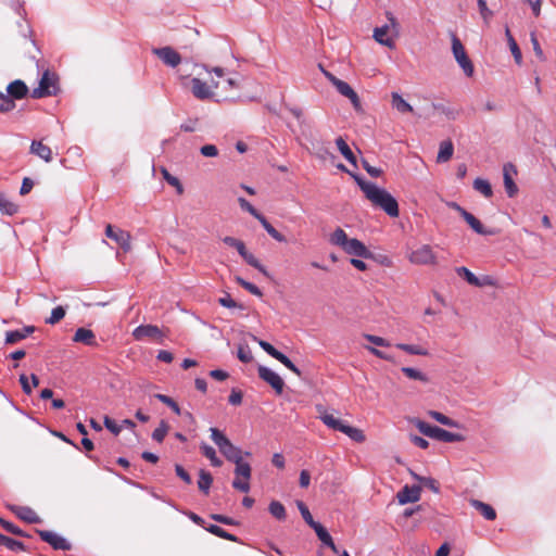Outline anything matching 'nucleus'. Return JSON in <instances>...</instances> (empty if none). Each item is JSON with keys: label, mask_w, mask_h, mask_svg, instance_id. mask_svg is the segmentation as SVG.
I'll return each mask as SVG.
<instances>
[{"label": "nucleus", "mask_w": 556, "mask_h": 556, "mask_svg": "<svg viewBox=\"0 0 556 556\" xmlns=\"http://www.w3.org/2000/svg\"><path fill=\"white\" fill-rule=\"evenodd\" d=\"M355 181L365 193L366 198L377 207L383 210L390 217L399 216V204L396 199L386 189L378 187L376 184L365 181L358 176H353Z\"/></svg>", "instance_id": "1"}, {"label": "nucleus", "mask_w": 556, "mask_h": 556, "mask_svg": "<svg viewBox=\"0 0 556 556\" xmlns=\"http://www.w3.org/2000/svg\"><path fill=\"white\" fill-rule=\"evenodd\" d=\"M330 243L342 248L348 254L362 258H371L372 253L358 239H349L342 228H337L330 236Z\"/></svg>", "instance_id": "2"}, {"label": "nucleus", "mask_w": 556, "mask_h": 556, "mask_svg": "<svg viewBox=\"0 0 556 556\" xmlns=\"http://www.w3.org/2000/svg\"><path fill=\"white\" fill-rule=\"evenodd\" d=\"M319 419L329 429L342 432L355 442L361 443L365 440V435L362 430L350 426L349 424H346L342 419L334 417L330 413H327V412L320 413Z\"/></svg>", "instance_id": "3"}, {"label": "nucleus", "mask_w": 556, "mask_h": 556, "mask_svg": "<svg viewBox=\"0 0 556 556\" xmlns=\"http://www.w3.org/2000/svg\"><path fill=\"white\" fill-rule=\"evenodd\" d=\"M388 24L374 29V39L380 45L393 49L395 47L394 38L399 36V23L391 12L386 13Z\"/></svg>", "instance_id": "4"}, {"label": "nucleus", "mask_w": 556, "mask_h": 556, "mask_svg": "<svg viewBox=\"0 0 556 556\" xmlns=\"http://www.w3.org/2000/svg\"><path fill=\"white\" fill-rule=\"evenodd\" d=\"M211 439L218 447L219 452L229 462L238 460L242 457V451L240 447L231 443V441L217 428H211Z\"/></svg>", "instance_id": "5"}, {"label": "nucleus", "mask_w": 556, "mask_h": 556, "mask_svg": "<svg viewBox=\"0 0 556 556\" xmlns=\"http://www.w3.org/2000/svg\"><path fill=\"white\" fill-rule=\"evenodd\" d=\"M59 91V77L55 73L46 70L39 80V86L31 91V98L41 99L56 96Z\"/></svg>", "instance_id": "6"}, {"label": "nucleus", "mask_w": 556, "mask_h": 556, "mask_svg": "<svg viewBox=\"0 0 556 556\" xmlns=\"http://www.w3.org/2000/svg\"><path fill=\"white\" fill-rule=\"evenodd\" d=\"M232 463L236 465V478L232 481V488L240 492L248 493L250 491V479L252 475L251 466L249 463L243 462L242 457Z\"/></svg>", "instance_id": "7"}, {"label": "nucleus", "mask_w": 556, "mask_h": 556, "mask_svg": "<svg viewBox=\"0 0 556 556\" xmlns=\"http://www.w3.org/2000/svg\"><path fill=\"white\" fill-rule=\"evenodd\" d=\"M452 52L456 62L464 71L465 75L471 77L475 72L473 64L468 58L462 41L454 34L452 35Z\"/></svg>", "instance_id": "8"}, {"label": "nucleus", "mask_w": 556, "mask_h": 556, "mask_svg": "<svg viewBox=\"0 0 556 556\" xmlns=\"http://www.w3.org/2000/svg\"><path fill=\"white\" fill-rule=\"evenodd\" d=\"M408 260L416 265H434L437 264V256L429 244H424L414 250Z\"/></svg>", "instance_id": "9"}, {"label": "nucleus", "mask_w": 556, "mask_h": 556, "mask_svg": "<svg viewBox=\"0 0 556 556\" xmlns=\"http://www.w3.org/2000/svg\"><path fill=\"white\" fill-rule=\"evenodd\" d=\"M39 538L48 543L53 549L56 551H70L72 548L71 543L64 539L63 536L56 534L55 532L48 530H36Z\"/></svg>", "instance_id": "10"}, {"label": "nucleus", "mask_w": 556, "mask_h": 556, "mask_svg": "<svg viewBox=\"0 0 556 556\" xmlns=\"http://www.w3.org/2000/svg\"><path fill=\"white\" fill-rule=\"evenodd\" d=\"M132 337L137 341L152 339L157 342H162L164 334L162 330L155 325H140L134 329Z\"/></svg>", "instance_id": "11"}, {"label": "nucleus", "mask_w": 556, "mask_h": 556, "mask_svg": "<svg viewBox=\"0 0 556 556\" xmlns=\"http://www.w3.org/2000/svg\"><path fill=\"white\" fill-rule=\"evenodd\" d=\"M257 372H258V377L262 380H264L265 382H267L276 391L277 394L282 393L285 382H283L282 378L277 372H275L270 368H268L266 366H262V365L258 366Z\"/></svg>", "instance_id": "12"}, {"label": "nucleus", "mask_w": 556, "mask_h": 556, "mask_svg": "<svg viewBox=\"0 0 556 556\" xmlns=\"http://www.w3.org/2000/svg\"><path fill=\"white\" fill-rule=\"evenodd\" d=\"M105 236L115 241L125 252L130 251L131 244L129 232L115 228L109 224L105 227Z\"/></svg>", "instance_id": "13"}, {"label": "nucleus", "mask_w": 556, "mask_h": 556, "mask_svg": "<svg viewBox=\"0 0 556 556\" xmlns=\"http://www.w3.org/2000/svg\"><path fill=\"white\" fill-rule=\"evenodd\" d=\"M153 53L170 67H176L181 62L180 54L172 47L156 48Z\"/></svg>", "instance_id": "14"}, {"label": "nucleus", "mask_w": 556, "mask_h": 556, "mask_svg": "<svg viewBox=\"0 0 556 556\" xmlns=\"http://www.w3.org/2000/svg\"><path fill=\"white\" fill-rule=\"evenodd\" d=\"M9 509L20 519L28 523H40L41 518L28 506L9 505Z\"/></svg>", "instance_id": "15"}, {"label": "nucleus", "mask_w": 556, "mask_h": 556, "mask_svg": "<svg viewBox=\"0 0 556 556\" xmlns=\"http://www.w3.org/2000/svg\"><path fill=\"white\" fill-rule=\"evenodd\" d=\"M28 91L26 84L21 79H16L8 85L7 93L4 94L15 102V100L24 99L28 94Z\"/></svg>", "instance_id": "16"}, {"label": "nucleus", "mask_w": 556, "mask_h": 556, "mask_svg": "<svg viewBox=\"0 0 556 556\" xmlns=\"http://www.w3.org/2000/svg\"><path fill=\"white\" fill-rule=\"evenodd\" d=\"M397 501L401 505L407 504V503H415L419 501L420 498V488L413 485L408 486L405 485L399 493H397Z\"/></svg>", "instance_id": "17"}, {"label": "nucleus", "mask_w": 556, "mask_h": 556, "mask_svg": "<svg viewBox=\"0 0 556 556\" xmlns=\"http://www.w3.org/2000/svg\"><path fill=\"white\" fill-rule=\"evenodd\" d=\"M338 92H340L342 96L346 97L351 100L353 106L355 109H358L361 106L359 98L357 93L353 90V88L346 83L341 79L336 80L333 85Z\"/></svg>", "instance_id": "18"}, {"label": "nucleus", "mask_w": 556, "mask_h": 556, "mask_svg": "<svg viewBox=\"0 0 556 556\" xmlns=\"http://www.w3.org/2000/svg\"><path fill=\"white\" fill-rule=\"evenodd\" d=\"M73 341L77 343H83L87 346H97L98 342L96 339V334L92 330L87 328H78L73 337Z\"/></svg>", "instance_id": "19"}, {"label": "nucleus", "mask_w": 556, "mask_h": 556, "mask_svg": "<svg viewBox=\"0 0 556 556\" xmlns=\"http://www.w3.org/2000/svg\"><path fill=\"white\" fill-rule=\"evenodd\" d=\"M516 174V169L513 164H505L503 168V175H504V186L506 193L509 198L515 197V194L518 192V188L516 184L514 182V179L511 177L510 173Z\"/></svg>", "instance_id": "20"}, {"label": "nucleus", "mask_w": 556, "mask_h": 556, "mask_svg": "<svg viewBox=\"0 0 556 556\" xmlns=\"http://www.w3.org/2000/svg\"><path fill=\"white\" fill-rule=\"evenodd\" d=\"M34 326H25L23 329L20 330H10L5 333V344H14L17 343L24 339H26L29 334H31L35 331Z\"/></svg>", "instance_id": "21"}, {"label": "nucleus", "mask_w": 556, "mask_h": 556, "mask_svg": "<svg viewBox=\"0 0 556 556\" xmlns=\"http://www.w3.org/2000/svg\"><path fill=\"white\" fill-rule=\"evenodd\" d=\"M192 84V93L197 99L206 100L213 96L210 86L202 81L200 78H193L191 80Z\"/></svg>", "instance_id": "22"}, {"label": "nucleus", "mask_w": 556, "mask_h": 556, "mask_svg": "<svg viewBox=\"0 0 556 556\" xmlns=\"http://www.w3.org/2000/svg\"><path fill=\"white\" fill-rule=\"evenodd\" d=\"M431 439H435L440 442L453 443V442L463 441L464 437L460 433L450 432L447 430H444V429L435 426V429L433 431Z\"/></svg>", "instance_id": "23"}, {"label": "nucleus", "mask_w": 556, "mask_h": 556, "mask_svg": "<svg viewBox=\"0 0 556 556\" xmlns=\"http://www.w3.org/2000/svg\"><path fill=\"white\" fill-rule=\"evenodd\" d=\"M30 153L42 159L45 162H50L52 160V150L41 141L33 140L30 144Z\"/></svg>", "instance_id": "24"}, {"label": "nucleus", "mask_w": 556, "mask_h": 556, "mask_svg": "<svg viewBox=\"0 0 556 556\" xmlns=\"http://www.w3.org/2000/svg\"><path fill=\"white\" fill-rule=\"evenodd\" d=\"M311 528L314 529V531L316 532V535L323 542V544L330 547L334 553L339 552L331 535L329 534V532L326 530L325 527H323L319 522H317V523L313 525Z\"/></svg>", "instance_id": "25"}, {"label": "nucleus", "mask_w": 556, "mask_h": 556, "mask_svg": "<svg viewBox=\"0 0 556 556\" xmlns=\"http://www.w3.org/2000/svg\"><path fill=\"white\" fill-rule=\"evenodd\" d=\"M470 504L475 507L486 520H494L496 518L495 509L479 500H471Z\"/></svg>", "instance_id": "26"}, {"label": "nucleus", "mask_w": 556, "mask_h": 556, "mask_svg": "<svg viewBox=\"0 0 556 556\" xmlns=\"http://www.w3.org/2000/svg\"><path fill=\"white\" fill-rule=\"evenodd\" d=\"M462 217L466 220L470 228L478 235H491V231L486 230L481 224V222L468 211L464 212Z\"/></svg>", "instance_id": "27"}, {"label": "nucleus", "mask_w": 556, "mask_h": 556, "mask_svg": "<svg viewBox=\"0 0 556 556\" xmlns=\"http://www.w3.org/2000/svg\"><path fill=\"white\" fill-rule=\"evenodd\" d=\"M454 146L451 140H445L440 143L439 153L437 156V161L439 163H445L453 156Z\"/></svg>", "instance_id": "28"}, {"label": "nucleus", "mask_w": 556, "mask_h": 556, "mask_svg": "<svg viewBox=\"0 0 556 556\" xmlns=\"http://www.w3.org/2000/svg\"><path fill=\"white\" fill-rule=\"evenodd\" d=\"M336 144L340 153L344 156V159L352 165L356 166V156L354 155L353 151L345 142V140L342 137H338L336 139Z\"/></svg>", "instance_id": "29"}, {"label": "nucleus", "mask_w": 556, "mask_h": 556, "mask_svg": "<svg viewBox=\"0 0 556 556\" xmlns=\"http://www.w3.org/2000/svg\"><path fill=\"white\" fill-rule=\"evenodd\" d=\"M212 483H213L212 475L208 471L201 469L199 472V481H198L199 490L203 494L207 495Z\"/></svg>", "instance_id": "30"}, {"label": "nucleus", "mask_w": 556, "mask_h": 556, "mask_svg": "<svg viewBox=\"0 0 556 556\" xmlns=\"http://www.w3.org/2000/svg\"><path fill=\"white\" fill-rule=\"evenodd\" d=\"M263 228L267 231V233L278 242H286L287 239L283 235L277 231L271 224L267 220V218L262 214L257 219Z\"/></svg>", "instance_id": "31"}, {"label": "nucleus", "mask_w": 556, "mask_h": 556, "mask_svg": "<svg viewBox=\"0 0 556 556\" xmlns=\"http://www.w3.org/2000/svg\"><path fill=\"white\" fill-rule=\"evenodd\" d=\"M200 450L202 454L210 459L212 466L214 467H220L223 465V462L219 457H217L216 451L214 447L206 443H202L200 445Z\"/></svg>", "instance_id": "32"}, {"label": "nucleus", "mask_w": 556, "mask_h": 556, "mask_svg": "<svg viewBox=\"0 0 556 556\" xmlns=\"http://www.w3.org/2000/svg\"><path fill=\"white\" fill-rule=\"evenodd\" d=\"M0 545L5 546L8 549L12 552L25 551V544L23 542L14 540L2 533H0Z\"/></svg>", "instance_id": "33"}, {"label": "nucleus", "mask_w": 556, "mask_h": 556, "mask_svg": "<svg viewBox=\"0 0 556 556\" xmlns=\"http://www.w3.org/2000/svg\"><path fill=\"white\" fill-rule=\"evenodd\" d=\"M392 106L400 113L413 112V106L397 92H392Z\"/></svg>", "instance_id": "34"}, {"label": "nucleus", "mask_w": 556, "mask_h": 556, "mask_svg": "<svg viewBox=\"0 0 556 556\" xmlns=\"http://www.w3.org/2000/svg\"><path fill=\"white\" fill-rule=\"evenodd\" d=\"M204 528L206 531H208L210 533H212L218 538H222V539H225V540H228L231 542H239V539L236 535L227 532L226 530H224L222 527H219L217 525H210Z\"/></svg>", "instance_id": "35"}, {"label": "nucleus", "mask_w": 556, "mask_h": 556, "mask_svg": "<svg viewBox=\"0 0 556 556\" xmlns=\"http://www.w3.org/2000/svg\"><path fill=\"white\" fill-rule=\"evenodd\" d=\"M0 211L5 215L12 216L17 213L18 206L10 201L5 194L0 193Z\"/></svg>", "instance_id": "36"}, {"label": "nucleus", "mask_w": 556, "mask_h": 556, "mask_svg": "<svg viewBox=\"0 0 556 556\" xmlns=\"http://www.w3.org/2000/svg\"><path fill=\"white\" fill-rule=\"evenodd\" d=\"M428 415L432 419H434L435 421L440 422L441 425H444V426H447V427H451V428H458L459 427V424L456 420L445 416L444 414H442L440 412L429 410Z\"/></svg>", "instance_id": "37"}, {"label": "nucleus", "mask_w": 556, "mask_h": 556, "mask_svg": "<svg viewBox=\"0 0 556 556\" xmlns=\"http://www.w3.org/2000/svg\"><path fill=\"white\" fill-rule=\"evenodd\" d=\"M241 256L250 266L254 267L255 269H257L258 271H261L265 276L268 275L265 266L252 253H250L247 249L241 254Z\"/></svg>", "instance_id": "38"}, {"label": "nucleus", "mask_w": 556, "mask_h": 556, "mask_svg": "<svg viewBox=\"0 0 556 556\" xmlns=\"http://www.w3.org/2000/svg\"><path fill=\"white\" fill-rule=\"evenodd\" d=\"M505 36L507 38V41H508V45H509V48H510V51L514 55V59L515 61L520 64L521 63V59H522V55H521V51L515 40V38L513 37L510 30L508 27H506L505 29Z\"/></svg>", "instance_id": "39"}, {"label": "nucleus", "mask_w": 556, "mask_h": 556, "mask_svg": "<svg viewBox=\"0 0 556 556\" xmlns=\"http://www.w3.org/2000/svg\"><path fill=\"white\" fill-rule=\"evenodd\" d=\"M473 189L483 194L485 198H491L493 194L490 182L482 178H476L473 180Z\"/></svg>", "instance_id": "40"}, {"label": "nucleus", "mask_w": 556, "mask_h": 556, "mask_svg": "<svg viewBox=\"0 0 556 556\" xmlns=\"http://www.w3.org/2000/svg\"><path fill=\"white\" fill-rule=\"evenodd\" d=\"M395 346L410 355H421V356L428 355V351L419 345L397 343Z\"/></svg>", "instance_id": "41"}, {"label": "nucleus", "mask_w": 556, "mask_h": 556, "mask_svg": "<svg viewBox=\"0 0 556 556\" xmlns=\"http://www.w3.org/2000/svg\"><path fill=\"white\" fill-rule=\"evenodd\" d=\"M402 372L409 379L428 382V377L420 370L413 367H403Z\"/></svg>", "instance_id": "42"}, {"label": "nucleus", "mask_w": 556, "mask_h": 556, "mask_svg": "<svg viewBox=\"0 0 556 556\" xmlns=\"http://www.w3.org/2000/svg\"><path fill=\"white\" fill-rule=\"evenodd\" d=\"M268 510L278 520H283L286 518L285 506L278 501H273L269 504Z\"/></svg>", "instance_id": "43"}, {"label": "nucleus", "mask_w": 556, "mask_h": 556, "mask_svg": "<svg viewBox=\"0 0 556 556\" xmlns=\"http://www.w3.org/2000/svg\"><path fill=\"white\" fill-rule=\"evenodd\" d=\"M66 314V309L63 306H56L52 309L50 317L46 319L47 324L55 325L61 321Z\"/></svg>", "instance_id": "44"}, {"label": "nucleus", "mask_w": 556, "mask_h": 556, "mask_svg": "<svg viewBox=\"0 0 556 556\" xmlns=\"http://www.w3.org/2000/svg\"><path fill=\"white\" fill-rule=\"evenodd\" d=\"M276 359L283 364L288 369H290L292 372H294L296 376L301 377L302 371L301 369L293 364V362L285 355L282 352L279 353V355H276Z\"/></svg>", "instance_id": "45"}, {"label": "nucleus", "mask_w": 556, "mask_h": 556, "mask_svg": "<svg viewBox=\"0 0 556 556\" xmlns=\"http://www.w3.org/2000/svg\"><path fill=\"white\" fill-rule=\"evenodd\" d=\"M457 273L459 276L464 277V279L469 283V285H472V286H480V281L478 279V277L472 273L470 271L468 268L466 267H458L457 268Z\"/></svg>", "instance_id": "46"}, {"label": "nucleus", "mask_w": 556, "mask_h": 556, "mask_svg": "<svg viewBox=\"0 0 556 556\" xmlns=\"http://www.w3.org/2000/svg\"><path fill=\"white\" fill-rule=\"evenodd\" d=\"M154 396L160 402H162L163 404L167 405L175 414L181 415L180 407L178 406V404L172 397H169V396H167L165 394H161V393H157Z\"/></svg>", "instance_id": "47"}, {"label": "nucleus", "mask_w": 556, "mask_h": 556, "mask_svg": "<svg viewBox=\"0 0 556 556\" xmlns=\"http://www.w3.org/2000/svg\"><path fill=\"white\" fill-rule=\"evenodd\" d=\"M237 357L244 364L252 362L253 355L249 345L240 344L237 352Z\"/></svg>", "instance_id": "48"}, {"label": "nucleus", "mask_w": 556, "mask_h": 556, "mask_svg": "<svg viewBox=\"0 0 556 556\" xmlns=\"http://www.w3.org/2000/svg\"><path fill=\"white\" fill-rule=\"evenodd\" d=\"M414 425L417 427V429L426 437L432 438L433 431L435 429V426L430 425L424 420L415 419Z\"/></svg>", "instance_id": "49"}, {"label": "nucleus", "mask_w": 556, "mask_h": 556, "mask_svg": "<svg viewBox=\"0 0 556 556\" xmlns=\"http://www.w3.org/2000/svg\"><path fill=\"white\" fill-rule=\"evenodd\" d=\"M15 109V102L0 91V113H8Z\"/></svg>", "instance_id": "50"}, {"label": "nucleus", "mask_w": 556, "mask_h": 556, "mask_svg": "<svg viewBox=\"0 0 556 556\" xmlns=\"http://www.w3.org/2000/svg\"><path fill=\"white\" fill-rule=\"evenodd\" d=\"M168 430L167 424L162 420L160 426L152 432V439L159 443L163 442Z\"/></svg>", "instance_id": "51"}, {"label": "nucleus", "mask_w": 556, "mask_h": 556, "mask_svg": "<svg viewBox=\"0 0 556 556\" xmlns=\"http://www.w3.org/2000/svg\"><path fill=\"white\" fill-rule=\"evenodd\" d=\"M223 242H224L226 245H228V247L235 248V249L238 251V253H239L240 255H241V254L244 252V250H245V244H244L241 240L236 239V238H233V237H225V238L223 239Z\"/></svg>", "instance_id": "52"}, {"label": "nucleus", "mask_w": 556, "mask_h": 556, "mask_svg": "<svg viewBox=\"0 0 556 556\" xmlns=\"http://www.w3.org/2000/svg\"><path fill=\"white\" fill-rule=\"evenodd\" d=\"M298 508H299V510H300V513H301V515H302V517H303L304 521H305L309 527H312L313 525L317 523V521H315V520L313 519V516H312V514H311L309 509L307 508V506H306L303 502H301V501H299V502H298Z\"/></svg>", "instance_id": "53"}, {"label": "nucleus", "mask_w": 556, "mask_h": 556, "mask_svg": "<svg viewBox=\"0 0 556 556\" xmlns=\"http://www.w3.org/2000/svg\"><path fill=\"white\" fill-rule=\"evenodd\" d=\"M238 202H239V205L240 207L250 213L253 217H255L256 219H258V217L262 215L248 200H245L244 198H239L238 199Z\"/></svg>", "instance_id": "54"}, {"label": "nucleus", "mask_w": 556, "mask_h": 556, "mask_svg": "<svg viewBox=\"0 0 556 556\" xmlns=\"http://www.w3.org/2000/svg\"><path fill=\"white\" fill-rule=\"evenodd\" d=\"M477 2L481 17L486 24H489L491 17L493 16V12L488 8L485 0H477Z\"/></svg>", "instance_id": "55"}, {"label": "nucleus", "mask_w": 556, "mask_h": 556, "mask_svg": "<svg viewBox=\"0 0 556 556\" xmlns=\"http://www.w3.org/2000/svg\"><path fill=\"white\" fill-rule=\"evenodd\" d=\"M218 303L224 306V307H227V308H241L243 309V305L242 304H239L237 303L231 296L229 293H226L225 296H222L218 299Z\"/></svg>", "instance_id": "56"}, {"label": "nucleus", "mask_w": 556, "mask_h": 556, "mask_svg": "<svg viewBox=\"0 0 556 556\" xmlns=\"http://www.w3.org/2000/svg\"><path fill=\"white\" fill-rule=\"evenodd\" d=\"M415 478L417 480H419L422 483L424 486L430 489L434 493H438L440 491L439 484H438V482L433 478H430V477H418V476H415Z\"/></svg>", "instance_id": "57"}, {"label": "nucleus", "mask_w": 556, "mask_h": 556, "mask_svg": "<svg viewBox=\"0 0 556 556\" xmlns=\"http://www.w3.org/2000/svg\"><path fill=\"white\" fill-rule=\"evenodd\" d=\"M0 525L3 527V529L12 534L25 536V533L18 527L10 521L4 520L3 518H0Z\"/></svg>", "instance_id": "58"}, {"label": "nucleus", "mask_w": 556, "mask_h": 556, "mask_svg": "<svg viewBox=\"0 0 556 556\" xmlns=\"http://www.w3.org/2000/svg\"><path fill=\"white\" fill-rule=\"evenodd\" d=\"M104 426L113 434L117 435L122 431V426L117 425L116 421L108 416L104 417Z\"/></svg>", "instance_id": "59"}, {"label": "nucleus", "mask_w": 556, "mask_h": 556, "mask_svg": "<svg viewBox=\"0 0 556 556\" xmlns=\"http://www.w3.org/2000/svg\"><path fill=\"white\" fill-rule=\"evenodd\" d=\"M260 346L271 357L276 359V355H279L280 351H278L274 345H271L269 342L260 340L258 341Z\"/></svg>", "instance_id": "60"}, {"label": "nucleus", "mask_w": 556, "mask_h": 556, "mask_svg": "<svg viewBox=\"0 0 556 556\" xmlns=\"http://www.w3.org/2000/svg\"><path fill=\"white\" fill-rule=\"evenodd\" d=\"M242 397H243V394L240 390L232 389L231 393L228 397V402H229V404H231L233 406H238L242 403Z\"/></svg>", "instance_id": "61"}, {"label": "nucleus", "mask_w": 556, "mask_h": 556, "mask_svg": "<svg viewBox=\"0 0 556 556\" xmlns=\"http://www.w3.org/2000/svg\"><path fill=\"white\" fill-rule=\"evenodd\" d=\"M211 518L219 523L227 525V526L238 525V522L235 519L227 517L225 515L213 514V515H211Z\"/></svg>", "instance_id": "62"}, {"label": "nucleus", "mask_w": 556, "mask_h": 556, "mask_svg": "<svg viewBox=\"0 0 556 556\" xmlns=\"http://www.w3.org/2000/svg\"><path fill=\"white\" fill-rule=\"evenodd\" d=\"M200 152L206 157H215L218 154V150L214 144H205L201 147Z\"/></svg>", "instance_id": "63"}, {"label": "nucleus", "mask_w": 556, "mask_h": 556, "mask_svg": "<svg viewBox=\"0 0 556 556\" xmlns=\"http://www.w3.org/2000/svg\"><path fill=\"white\" fill-rule=\"evenodd\" d=\"M175 471H176V475L186 483L190 484L192 482L190 475L187 472V470L181 465L176 464Z\"/></svg>", "instance_id": "64"}]
</instances>
